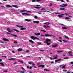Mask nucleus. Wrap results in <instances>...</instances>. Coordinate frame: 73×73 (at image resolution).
Here are the masks:
<instances>
[{"label":"nucleus","mask_w":73,"mask_h":73,"mask_svg":"<svg viewBox=\"0 0 73 73\" xmlns=\"http://www.w3.org/2000/svg\"><path fill=\"white\" fill-rule=\"evenodd\" d=\"M30 37V38H31L33 40H35V39H36V40H40V38H38L37 37H35V36H31Z\"/></svg>","instance_id":"f257e3e1"},{"label":"nucleus","mask_w":73,"mask_h":73,"mask_svg":"<svg viewBox=\"0 0 73 73\" xmlns=\"http://www.w3.org/2000/svg\"><path fill=\"white\" fill-rule=\"evenodd\" d=\"M41 36H43V37H45V36H46V37H48V36H52V37H56L55 36L52 35H50L49 34H45L44 36L42 34H41L40 35Z\"/></svg>","instance_id":"f03ea898"},{"label":"nucleus","mask_w":73,"mask_h":73,"mask_svg":"<svg viewBox=\"0 0 73 73\" xmlns=\"http://www.w3.org/2000/svg\"><path fill=\"white\" fill-rule=\"evenodd\" d=\"M45 12H50L48 11H47L46 10H45L44 11H39V12H37V13H38V14H39V15H41V13Z\"/></svg>","instance_id":"7ed1b4c3"},{"label":"nucleus","mask_w":73,"mask_h":73,"mask_svg":"<svg viewBox=\"0 0 73 73\" xmlns=\"http://www.w3.org/2000/svg\"><path fill=\"white\" fill-rule=\"evenodd\" d=\"M57 14H58V15H58V17H62V15H63V16H65V15L60 13H58Z\"/></svg>","instance_id":"20e7f679"},{"label":"nucleus","mask_w":73,"mask_h":73,"mask_svg":"<svg viewBox=\"0 0 73 73\" xmlns=\"http://www.w3.org/2000/svg\"><path fill=\"white\" fill-rule=\"evenodd\" d=\"M62 5H60V7H66H66H67L68 6V5L66 4H62Z\"/></svg>","instance_id":"39448f33"},{"label":"nucleus","mask_w":73,"mask_h":73,"mask_svg":"<svg viewBox=\"0 0 73 73\" xmlns=\"http://www.w3.org/2000/svg\"><path fill=\"white\" fill-rule=\"evenodd\" d=\"M51 41V40L48 38H46L45 41L46 42H50V41Z\"/></svg>","instance_id":"423d86ee"},{"label":"nucleus","mask_w":73,"mask_h":73,"mask_svg":"<svg viewBox=\"0 0 73 73\" xmlns=\"http://www.w3.org/2000/svg\"><path fill=\"white\" fill-rule=\"evenodd\" d=\"M58 46V44L52 45V47H53V48H56V46Z\"/></svg>","instance_id":"0eeeda50"},{"label":"nucleus","mask_w":73,"mask_h":73,"mask_svg":"<svg viewBox=\"0 0 73 73\" xmlns=\"http://www.w3.org/2000/svg\"><path fill=\"white\" fill-rule=\"evenodd\" d=\"M44 43V44H46L47 45H50V43H48V42H46L45 41L43 42Z\"/></svg>","instance_id":"6e6552de"},{"label":"nucleus","mask_w":73,"mask_h":73,"mask_svg":"<svg viewBox=\"0 0 73 73\" xmlns=\"http://www.w3.org/2000/svg\"><path fill=\"white\" fill-rule=\"evenodd\" d=\"M3 40L4 41H9V39H7L6 38H3Z\"/></svg>","instance_id":"1a4fd4ad"},{"label":"nucleus","mask_w":73,"mask_h":73,"mask_svg":"<svg viewBox=\"0 0 73 73\" xmlns=\"http://www.w3.org/2000/svg\"><path fill=\"white\" fill-rule=\"evenodd\" d=\"M33 23H36V24H39L40 23V21H34Z\"/></svg>","instance_id":"9d476101"},{"label":"nucleus","mask_w":73,"mask_h":73,"mask_svg":"<svg viewBox=\"0 0 73 73\" xmlns=\"http://www.w3.org/2000/svg\"><path fill=\"white\" fill-rule=\"evenodd\" d=\"M60 60H61V58H60L58 60H55V62H58V61H60Z\"/></svg>","instance_id":"9b49d317"},{"label":"nucleus","mask_w":73,"mask_h":73,"mask_svg":"<svg viewBox=\"0 0 73 73\" xmlns=\"http://www.w3.org/2000/svg\"><path fill=\"white\" fill-rule=\"evenodd\" d=\"M25 29H26V28H24L23 27H21L20 29V30L21 31H24V30H25Z\"/></svg>","instance_id":"f8f14e48"},{"label":"nucleus","mask_w":73,"mask_h":73,"mask_svg":"<svg viewBox=\"0 0 73 73\" xmlns=\"http://www.w3.org/2000/svg\"><path fill=\"white\" fill-rule=\"evenodd\" d=\"M12 7H15V8H19V7L17 6V5H12Z\"/></svg>","instance_id":"ddd939ff"},{"label":"nucleus","mask_w":73,"mask_h":73,"mask_svg":"<svg viewBox=\"0 0 73 73\" xmlns=\"http://www.w3.org/2000/svg\"><path fill=\"white\" fill-rule=\"evenodd\" d=\"M6 7L8 8V7H10L11 8H12V7L10 5H6Z\"/></svg>","instance_id":"4468645a"},{"label":"nucleus","mask_w":73,"mask_h":73,"mask_svg":"<svg viewBox=\"0 0 73 73\" xmlns=\"http://www.w3.org/2000/svg\"><path fill=\"white\" fill-rule=\"evenodd\" d=\"M62 29H68V28L67 27H62Z\"/></svg>","instance_id":"2eb2a0df"},{"label":"nucleus","mask_w":73,"mask_h":73,"mask_svg":"<svg viewBox=\"0 0 73 73\" xmlns=\"http://www.w3.org/2000/svg\"><path fill=\"white\" fill-rule=\"evenodd\" d=\"M50 24V23L49 22H46L44 23V24H46V25H49Z\"/></svg>","instance_id":"dca6fc26"},{"label":"nucleus","mask_w":73,"mask_h":73,"mask_svg":"<svg viewBox=\"0 0 73 73\" xmlns=\"http://www.w3.org/2000/svg\"><path fill=\"white\" fill-rule=\"evenodd\" d=\"M35 35H36V36H39V35H40V33H35L34 34Z\"/></svg>","instance_id":"f3484780"},{"label":"nucleus","mask_w":73,"mask_h":73,"mask_svg":"<svg viewBox=\"0 0 73 73\" xmlns=\"http://www.w3.org/2000/svg\"><path fill=\"white\" fill-rule=\"evenodd\" d=\"M29 41L30 42H31V43H35V42H33V41H32L31 40H29Z\"/></svg>","instance_id":"a211bd4d"},{"label":"nucleus","mask_w":73,"mask_h":73,"mask_svg":"<svg viewBox=\"0 0 73 73\" xmlns=\"http://www.w3.org/2000/svg\"><path fill=\"white\" fill-rule=\"evenodd\" d=\"M18 50L19 51V52H22L23 51V49L21 48H19L18 49Z\"/></svg>","instance_id":"6ab92c4d"},{"label":"nucleus","mask_w":73,"mask_h":73,"mask_svg":"<svg viewBox=\"0 0 73 73\" xmlns=\"http://www.w3.org/2000/svg\"><path fill=\"white\" fill-rule=\"evenodd\" d=\"M13 31H15V32H19V31L18 30H16L15 29H13Z\"/></svg>","instance_id":"aec40b11"},{"label":"nucleus","mask_w":73,"mask_h":73,"mask_svg":"<svg viewBox=\"0 0 73 73\" xmlns=\"http://www.w3.org/2000/svg\"><path fill=\"white\" fill-rule=\"evenodd\" d=\"M0 64H1V65L2 66H4V64H3V63H2L1 62H0Z\"/></svg>","instance_id":"412c9836"},{"label":"nucleus","mask_w":73,"mask_h":73,"mask_svg":"<svg viewBox=\"0 0 73 73\" xmlns=\"http://www.w3.org/2000/svg\"><path fill=\"white\" fill-rule=\"evenodd\" d=\"M8 60H16V59L14 58H9L8 59Z\"/></svg>","instance_id":"4be33fe9"},{"label":"nucleus","mask_w":73,"mask_h":73,"mask_svg":"<svg viewBox=\"0 0 73 73\" xmlns=\"http://www.w3.org/2000/svg\"><path fill=\"white\" fill-rule=\"evenodd\" d=\"M25 21H27V22H29V21H31V20L28 19H25Z\"/></svg>","instance_id":"5701e85b"},{"label":"nucleus","mask_w":73,"mask_h":73,"mask_svg":"<svg viewBox=\"0 0 73 73\" xmlns=\"http://www.w3.org/2000/svg\"><path fill=\"white\" fill-rule=\"evenodd\" d=\"M65 38H66V39H67V40H68V39H69V37H68L66 36H65Z\"/></svg>","instance_id":"b1692460"},{"label":"nucleus","mask_w":73,"mask_h":73,"mask_svg":"<svg viewBox=\"0 0 73 73\" xmlns=\"http://www.w3.org/2000/svg\"><path fill=\"white\" fill-rule=\"evenodd\" d=\"M65 19H67V20H69V19H70V18L68 17H66L65 18Z\"/></svg>","instance_id":"393cba45"},{"label":"nucleus","mask_w":73,"mask_h":73,"mask_svg":"<svg viewBox=\"0 0 73 73\" xmlns=\"http://www.w3.org/2000/svg\"><path fill=\"white\" fill-rule=\"evenodd\" d=\"M11 36H15L16 37H17V36L15 34H11Z\"/></svg>","instance_id":"a878e982"},{"label":"nucleus","mask_w":73,"mask_h":73,"mask_svg":"<svg viewBox=\"0 0 73 73\" xmlns=\"http://www.w3.org/2000/svg\"><path fill=\"white\" fill-rule=\"evenodd\" d=\"M16 27H23V26H21V25L19 26V25H17Z\"/></svg>","instance_id":"bb28decb"},{"label":"nucleus","mask_w":73,"mask_h":73,"mask_svg":"<svg viewBox=\"0 0 73 73\" xmlns=\"http://www.w3.org/2000/svg\"><path fill=\"white\" fill-rule=\"evenodd\" d=\"M65 9L63 8H60L59 9L60 10H65Z\"/></svg>","instance_id":"cd10ccee"},{"label":"nucleus","mask_w":73,"mask_h":73,"mask_svg":"<svg viewBox=\"0 0 73 73\" xmlns=\"http://www.w3.org/2000/svg\"><path fill=\"white\" fill-rule=\"evenodd\" d=\"M27 68L28 69H32V67L31 66L29 67V66H27Z\"/></svg>","instance_id":"c85d7f7f"},{"label":"nucleus","mask_w":73,"mask_h":73,"mask_svg":"<svg viewBox=\"0 0 73 73\" xmlns=\"http://www.w3.org/2000/svg\"><path fill=\"white\" fill-rule=\"evenodd\" d=\"M17 72L18 73H25V71H21V72L17 71Z\"/></svg>","instance_id":"c756f323"},{"label":"nucleus","mask_w":73,"mask_h":73,"mask_svg":"<svg viewBox=\"0 0 73 73\" xmlns=\"http://www.w3.org/2000/svg\"><path fill=\"white\" fill-rule=\"evenodd\" d=\"M35 8H36V9H40V7H35Z\"/></svg>","instance_id":"7c9ffc66"},{"label":"nucleus","mask_w":73,"mask_h":73,"mask_svg":"<svg viewBox=\"0 0 73 73\" xmlns=\"http://www.w3.org/2000/svg\"><path fill=\"white\" fill-rule=\"evenodd\" d=\"M68 57H67L64 58V60H67V59H68Z\"/></svg>","instance_id":"2f4dec72"},{"label":"nucleus","mask_w":73,"mask_h":73,"mask_svg":"<svg viewBox=\"0 0 73 73\" xmlns=\"http://www.w3.org/2000/svg\"><path fill=\"white\" fill-rule=\"evenodd\" d=\"M22 15H27V13H22Z\"/></svg>","instance_id":"473e14b6"},{"label":"nucleus","mask_w":73,"mask_h":73,"mask_svg":"<svg viewBox=\"0 0 73 73\" xmlns=\"http://www.w3.org/2000/svg\"><path fill=\"white\" fill-rule=\"evenodd\" d=\"M42 68H44V67L45 66V65H44L43 64L42 65H41V66Z\"/></svg>","instance_id":"72a5a7b5"},{"label":"nucleus","mask_w":73,"mask_h":73,"mask_svg":"<svg viewBox=\"0 0 73 73\" xmlns=\"http://www.w3.org/2000/svg\"><path fill=\"white\" fill-rule=\"evenodd\" d=\"M40 1H41V0H36V2H39Z\"/></svg>","instance_id":"f704fd0d"},{"label":"nucleus","mask_w":73,"mask_h":73,"mask_svg":"<svg viewBox=\"0 0 73 73\" xmlns=\"http://www.w3.org/2000/svg\"><path fill=\"white\" fill-rule=\"evenodd\" d=\"M62 41H64V42H67V41L64 40H62Z\"/></svg>","instance_id":"c9c22d12"},{"label":"nucleus","mask_w":73,"mask_h":73,"mask_svg":"<svg viewBox=\"0 0 73 73\" xmlns=\"http://www.w3.org/2000/svg\"><path fill=\"white\" fill-rule=\"evenodd\" d=\"M21 69L24 70H25V71H26V70H25V69H24L23 67H22Z\"/></svg>","instance_id":"e433bc0d"},{"label":"nucleus","mask_w":73,"mask_h":73,"mask_svg":"<svg viewBox=\"0 0 73 73\" xmlns=\"http://www.w3.org/2000/svg\"><path fill=\"white\" fill-rule=\"evenodd\" d=\"M45 10V9L44 8H42L41 9V10Z\"/></svg>","instance_id":"4c0bfd02"},{"label":"nucleus","mask_w":73,"mask_h":73,"mask_svg":"<svg viewBox=\"0 0 73 73\" xmlns=\"http://www.w3.org/2000/svg\"><path fill=\"white\" fill-rule=\"evenodd\" d=\"M69 54H72V52L71 51H69L68 52Z\"/></svg>","instance_id":"58836bf2"},{"label":"nucleus","mask_w":73,"mask_h":73,"mask_svg":"<svg viewBox=\"0 0 73 73\" xmlns=\"http://www.w3.org/2000/svg\"><path fill=\"white\" fill-rule=\"evenodd\" d=\"M44 71H49V70H48L47 69H44Z\"/></svg>","instance_id":"ea45409f"},{"label":"nucleus","mask_w":73,"mask_h":73,"mask_svg":"<svg viewBox=\"0 0 73 73\" xmlns=\"http://www.w3.org/2000/svg\"><path fill=\"white\" fill-rule=\"evenodd\" d=\"M62 68H65V66L64 65V66H62Z\"/></svg>","instance_id":"a19ab883"},{"label":"nucleus","mask_w":73,"mask_h":73,"mask_svg":"<svg viewBox=\"0 0 73 73\" xmlns=\"http://www.w3.org/2000/svg\"><path fill=\"white\" fill-rule=\"evenodd\" d=\"M57 52L58 53H61V52H62V51H57Z\"/></svg>","instance_id":"79ce46f5"},{"label":"nucleus","mask_w":73,"mask_h":73,"mask_svg":"<svg viewBox=\"0 0 73 73\" xmlns=\"http://www.w3.org/2000/svg\"><path fill=\"white\" fill-rule=\"evenodd\" d=\"M3 72H8V71L7 70H5L3 71Z\"/></svg>","instance_id":"37998d69"},{"label":"nucleus","mask_w":73,"mask_h":73,"mask_svg":"<svg viewBox=\"0 0 73 73\" xmlns=\"http://www.w3.org/2000/svg\"><path fill=\"white\" fill-rule=\"evenodd\" d=\"M43 27H44V28H45H45H47V26L44 25V26H43Z\"/></svg>","instance_id":"c03bdc74"},{"label":"nucleus","mask_w":73,"mask_h":73,"mask_svg":"<svg viewBox=\"0 0 73 73\" xmlns=\"http://www.w3.org/2000/svg\"><path fill=\"white\" fill-rule=\"evenodd\" d=\"M35 19H38V17L37 16H35Z\"/></svg>","instance_id":"a18cd8bd"},{"label":"nucleus","mask_w":73,"mask_h":73,"mask_svg":"<svg viewBox=\"0 0 73 73\" xmlns=\"http://www.w3.org/2000/svg\"><path fill=\"white\" fill-rule=\"evenodd\" d=\"M63 72H66V71H67V70H63Z\"/></svg>","instance_id":"49530a36"},{"label":"nucleus","mask_w":73,"mask_h":73,"mask_svg":"<svg viewBox=\"0 0 73 73\" xmlns=\"http://www.w3.org/2000/svg\"><path fill=\"white\" fill-rule=\"evenodd\" d=\"M20 12H24V10H22L20 11Z\"/></svg>","instance_id":"de8ad7c7"},{"label":"nucleus","mask_w":73,"mask_h":73,"mask_svg":"<svg viewBox=\"0 0 73 73\" xmlns=\"http://www.w3.org/2000/svg\"><path fill=\"white\" fill-rule=\"evenodd\" d=\"M32 2H36V0H33L32 1Z\"/></svg>","instance_id":"09e8293b"},{"label":"nucleus","mask_w":73,"mask_h":73,"mask_svg":"<svg viewBox=\"0 0 73 73\" xmlns=\"http://www.w3.org/2000/svg\"><path fill=\"white\" fill-rule=\"evenodd\" d=\"M32 65L33 66H35V64H33V63H32Z\"/></svg>","instance_id":"8fccbe9b"},{"label":"nucleus","mask_w":73,"mask_h":73,"mask_svg":"<svg viewBox=\"0 0 73 73\" xmlns=\"http://www.w3.org/2000/svg\"><path fill=\"white\" fill-rule=\"evenodd\" d=\"M14 43H15V44H17V42L16 41H15L14 42Z\"/></svg>","instance_id":"3c124183"},{"label":"nucleus","mask_w":73,"mask_h":73,"mask_svg":"<svg viewBox=\"0 0 73 73\" xmlns=\"http://www.w3.org/2000/svg\"><path fill=\"white\" fill-rule=\"evenodd\" d=\"M26 52H27V53H28V52H29V50H27L26 51Z\"/></svg>","instance_id":"603ef678"},{"label":"nucleus","mask_w":73,"mask_h":73,"mask_svg":"<svg viewBox=\"0 0 73 73\" xmlns=\"http://www.w3.org/2000/svg\"><path fill=\"white\" fill-rule=\"evenodd\" d=\"M57 58H58L57 57H54V58H53V59H57Z\"/></svg>","instance_id":"864d4df0"},{"label":"nucleus","mask_w":73,"mask_h":73,"mask_svg":"<svg viewBox=\"0 0 73 73\" xmlns=\"http://www.w3.org/2000/svg\"><path fill=\"white\" fill-rule=\"evenodd\" d=\"M58 41H59V42H62V40H59Z\"/></svg>","instance_id":"5fc2aeb1"},{"label":"nucleus","mask_w":73,"mask_h":73,"mask_svg":"<svg viewBox=\"0 0 73 73\" xmlns=\"http://www.w3.org/2000/svg\"><path fill=\"white\" fill-rule=\"evenodd\" d=\"M27 13H28V12H29L30 13H31L32 12L31 11H27Z\"/></svg>","instance_id":"6e6d98bb"},{"label":"nucleus","mask_w":73,"mask_h":73,"mask_svg":"<svg viewBox=\"0 0 73 73\" xmlns=\"http://www.w3.org/2000/svg\"><path fill=\"white\" fill-rule=\"evenodd\" d=\"M49 4L50 6H52V4L51 3H50Z\"/></svg>","instance_id":"4d7b16f0"},{"label":"nucleus","mask_w":73,"mask_h":73,"mask_svg":"<svg viewBox=\"0 0 73 73\" xmlns=\"http://www.w3.org/2000/svg\"><path fill=\"white\" fill-rule=\"evenodd\" d=\"M58 38H60V39H62V38L60 36L58 37Z\"/></svg>","instance_id":"13d9d810"},{"label":"nucleus","mask_w":73,"mask_h":73,"mask_svg":"<svg viewBox=\"0 0 73 73\" xmlns=\"http://www.w3.org/2000/svg\"><path fill=\"white\" fill-rule=\"evenodd\" d=\"M67 16H68V17H72V16L68 15Z\"/></svg>","instance_id":"bf43d9fd"},{"label":"nucleus","mask_w":73,"mask_h":73,"mask_svg":"<svg viewBox=\"0 0 73 73\" xmlns=\"http://www.w3.org/2000/svg\"><path fill=\"white\" fill-rule=\"evenodd\" d=\"M37 45H39L40 44H41V43H38L37 44Z\"/></svg>","instance_id":"052dcab7"},{"label":"nucleus","mask_w":73,"mask_h":73,"mask_svg":"<svg viewBox=\"0 0 73 73\" xmlns=\"http://www.w3.org/2000/svg\"><path fill=\"white\" fill-rule=\"evenodd\" d=\"M60 1L61 2H64V1L63 0H60Z\"/></svg>","instance_id":"680f3d73"},{"label":"nucleus","mask_w":73,"mask_h":73,"mask_svg":"<svg viewBox=\"0 0 73 73\" xmlns=\"http://www.w3.org/2000/svg\"><path fill=\"white\" fill-rule=\"evenodd\" d=\"M12 52L13 53H15V51H12Z\"/></svg>","instance_id":"e2e57ef3"},{"label":"nucleus","mask_w":73,"mask_h":73,"mask_svg":"<svg viewBox=\"0 0 73 73\" xmlns=\"http://www.w3.org/2000/svg\"><path fill=\"white\" fill-rule=\"evenodd\" d=\"M7 34V35H10V33H9L7 32L6 33Z\"/></svg>","instance_id":"0e129e2a"},{"label":"nucleus","mask_w":73,"mask_h":73,"mask_svg":"<svg viewBox=\"0 0 73 73\" xmlns=\"http://www.w3.org/2000/svg\"><path fill=\"white\" fill-rule=\"evenodd\" d=\"M7 30H10L9 28H7Z\"/></svg>","instance_id":"69168bd1"},{"label":"nucleus","mask_w":73,"mask_h":73,"mask_svg":"<svg viewBox=\"0 0 73 73\" xmlns=\"http://www.w3.org/2000/svg\"><path fill=\"white\" fill-rule=\"evenodd\" d=\"M29 73H33V72H32V71H30L29 72Z\"/></svg>","instance_id":"338daca9"},{"label":"nucleus","mask_w":73,"mask_h":73,"mask_svg":"<svg viewBox=\"0 0 73 73\" xmlns=\"http://www.w3.org/2000/svg\"><path fill=\"white\" fill-rule=\"evenodd\" d=\"M71 64H73V62H70Z\"/></svg>","instance_id":"774afa93"}]
</instances>
